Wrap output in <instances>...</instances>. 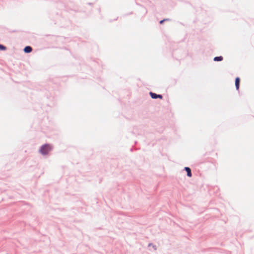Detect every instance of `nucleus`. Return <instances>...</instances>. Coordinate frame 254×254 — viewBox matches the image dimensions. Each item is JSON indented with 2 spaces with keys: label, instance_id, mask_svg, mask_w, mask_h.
Here are the masks:
<instances>
[{
  "label": "nucleus",
  "instance_id": "4",
  "mask_svg": "<svg viewBox=\"0 0 254 254\" xmlns=\"http://www.w3.org/2000/svg\"><path fill=\"white\" fill-rule=\"evenodd\" d=\"M185 170L187 172L188 176H189V177H191V170H190V169L189 167H187L185 168Z\"/></svg>",
  "mask_w": 254,
  "mask_h": 254
},
{
  "label": "nucleus",
  "instance_id": "7",
  "mask_svg": "<svg viewBox=\"0 0 254 254\" xmlns=\"http://www.w3.org/2000/svg\"><path fill=\"white\" fill-rule=\"evenodd\" d=\"M6 49V47L3 45H0V50H5Z\"/></svg>",
  "mask_w": 254,
  "mask_h": 254
},
{
  "label": "nucleus",
  "instance_id": "9",
  "mask_svg": "<svg viewBox=\"0 0 254 254\" xmlns=\"http://www.w3.org/2000/svg\"><path fill=\"white\" fill-rule=\"evenodd\" d=\"M157 98L162 99V96L161 95H158Z\"/></svg>",
  "mask_w": 254,
  "mask_h": 254
},
{
  "label": "nucleus",
  "instance_id": "1",
  "mask_svg": "<svg viewBox=\"0 0 254 254\" xmlns=\"http://www.w3.org/2000/svg\"><path fill=\"white\" fill-rule=\"evenodd\" d=\"M51 149L52 147L49 144H45L41 146L40 152L43 155H46L48 154Z\"/></svg>",
  "mask_w": 254,
  "mask_h": 254
},
{
  "label": "nucleus",
  "instance_id": "3",
  "mask_svg": "<svg viewBox=\"0 0 254 254\" xmlns=\"http://www.w3.org/2000/svg\"><path fill=\"white\" fill-rule=\"evenodd\" d=\"M32 48L30 46H26L24 49V52L26 53H30L32 51Z\"/></svg>",
  "mask_w": 254,
  "mask_h": 254
},
{
  "label": "nucleus",
  "instance_id": "2",
  "mask_svg": "<svg viewBox=\"0 0 254 254\" xmlns=\"http://www.w3.org/2000/svg\"><path fill=\"white\" fill-rule=\"evenodd\" d=\"M240 82V78L237 77L235 79V85H236L237 90H238L239 89Z\"/></svg>",
  "mask_w": 254,
  "mask_h": 254
},
{
  "label": "nucleus",
  "instance_id": "8",
  "mask_svg": "<svg viewBox=\"0 0 254 254\" xmlns=\"http://www.w3.org/2000/svg\"><path fill=\"white\" fill-rule=\"evenodd\" d=\"M168 19H163V20H162L160 21V24H162L165 21H166Z\"/></svg>",
  "mask_w": 254,
  "mask_h": 254
},
{
  "label": "nucleus",
  "instance_id": "6",
  "mask_svg": "<svg viewBox=\"0 0 254 254\" xmlns=\"http://www.w3.org/2000/svg\"><path fill=\"white\" fill-rule=\"evenodd\" d=\"M223 57L222 56L216 57L214 58V61H221L223 60Z\"/></svg>",
  "mask_w": 254,
  "mask_h": 254
},
{
  "label": "nucleus",
  "instance_id": "5",
  "mask_svg": "<svg viewBox=\"0 0 254 254\" xmlns=\"http://www.w3.org/2000/svg\"><path fill=\"white\" fill-rule=\"evenodd\" d=\"M149 94H150V96L152 98H153V99H156V98H157L158 95L156 94V93H154L150 92L149 93Z\"/></svg>",
  "mask_w": 254,
  "mask_h": 254
}]
</instances>
